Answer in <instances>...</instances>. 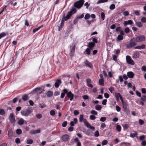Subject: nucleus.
Returning a JSON list of instances; mask_svg holds the SVG:
<instances>
[{
	"mask_svg": "<svg viewBox=\"0 0 146 146\" xmlns=\"http://www.w3.org/2000/svg\"><path fill=\"white\" fill-rule=\"evenodd\" d=\"M84 2V0H80L75 2L74 4V7H72L70 11L68 12L66 16L62 18L61 22L66 21L70 19V17L76 13L77 11L76 8L78 9L80 8L83 5Z\"/></svg>",
	"mask_w": 146,
	"mask_h": 146,
	"instance_id": "nucleus-1",
	"label": "nucleus"
},
{
	"mask_svg": "<svg viewBox=\"0 0 146 146\" xmlns=\"http://www.w3.org/2000/svg\"><path fill=\"white\" fill-rule=\"evenodd\" d=\"M33 110L31 107H29L25 110L21 111V114L23 116L27 117L33 112Z\"/></svg>",
	"mask_w": 146,
	"mask_h": 146,
	"instance_id": "nucleus-2",
	"label": "nucleus"
},
{
	"mask_svg": "<svg viewBox=\"0 0 146 146\" xmlns=\"http://www.w3.org/2000/svg\"><path fill=\"white\" fill-rule=\"evenodd\" d=\"M137 43L135 42L134 38L131 39L129 41V43L126 45V47L127 49H129L136 46Z\"/></svg>",
	"mask_w": 146,
	"mask_h": 146,
	"instance_id": "nucleus-3",
	"label": "nucleus"
},
{
	"mask_svg": "<svg viewBox=\"0 0 146 146\" xmlns=\"http://www.w3.org/2000/svg\"><path fill=\"white\" fill-rule=\"evenodd\" d=\"M145 39V37L144 36L141 35L137 37L135 40L137 42H140L144 41Z\"/></svg>",
	"mask_w": 146,
	"mask_h": 146,
	"instance_id": "nucleus-4",
	"label": "nucleus"
},
{
	"mask_svg": "<svg viewBox=\"0 0 146 146\" xmlns=\"http://www.w3.org/2000/svg\"><path fill=\"white\" fill-rule=\"evenodd\" d=\"M9 119L11 123L14 125L15 123V120L13 113H11L10 114Z\"/></svg>",
	"mask_w": 146,
	"mask_h": 146,
	"instance_id": "nucleus-5",
	"label": "nucleus"
},
{
	"mask_svg": "<svg viewBox=\"0 0 146 146\" xmlns=\"http://www.w3.org/2000/svg\"><path fill=\"white\" fill-rule=\"evenodd\" d=\"M126 60L127 63L129 64L134 65V62L133 60L131 59L130 56L127 55L126 56Z\"/></svg>",
	"mask_w": 146,
	"mask_h": 146,
	"instance_id": "nucleus-6",
	"label": "nucleus"
},
{
	"mask_svg": "<svg viewBox=\"0 0 146 146\" xmlns=\"http://www.w3.org/2000/svg\"><path fill=\"white\" fill-rule=\"evenodd\" d=\"M13 135V132L11 128L9 129L7 133V136L8 139H11Z\"/></svg>",
	"mask_w": 146,
	"mask_h": 146,
	"instance_id": "nucleus-7",
	"label": "nucleus"
},
{
	"mask_svg": "<svg viewBox=\"0 0 146 146\" xmlns=\"http://www.w3.org/2000/svg\"><path fill=\"white\" fill-rule=\"evenodd\" d=\"M70 136L67 134H65L62 136L61 139L64 142H66L69 140Z\"/></svg>",
	"mask_w": 146,
	"mask_h": 146,
	"instance_id": "nucleus-8",
	"label": "nucleus"
},
{
	"mask_svg": "<svg viewBox=\"0 0 146 146\" xmlns=\"http://www.w3.org/2000/svg\"><path fill=\"white\" fill-rule=\"evenodd\" d=\"M66 96L70 98V101H72L74 98V95L71 91L68 92L66 94Z\"/></svg>",
	"mask_w": 146,
	"mask_h": 146,
	"instance_id": "nucleus-9",
	"label": "nucleus"
},
{
	"mask_svg": "<svg viewBox=\"0 0 146 146\" xmlns=\"http://www.w3.org/2000/svg\"><path fill=\"white\" fill-rule=\"evenodd\" d=\"M133 23V21L132 20H129L127 21H124L123 24L125 27H126L128 25H131Z\"/></svg>",
	"mask_w": 146,
	"mask_h": 146,
	"instance_id": "nucleus-10",
	"label": "nucleus"
},
{
	"mask_svg": "<svg viewBox=\"0 0 146 146\" xmlns=\"http://www.w3.org/2000/svg\"><path fill=\"white\" fill-rule=\"evenodd\" d=\"M85 125L88 128H90V129L94 130L95 129L94 127L90 125V124L88 123L87 121H85V122L84 123Z\"/></svg>",
	"mask_w": 146,
	"mask_h": 146,
	"instance_id": "nucleus-11",
	"label": "nucleus"
},
{
	"mask_svg": "<svg viewBox=\"0 0 146 146\" xmlns=\"http://www.w3.org/2000/svg\"><path fill=\"white\" fill-rule=\"evenodd\" d=\"M61 81L60 79H57L56 80V82L54 84V86L56 88H58L60 85L61 84Z\"/></svg>",
	"mask_w": 146,
	"mask_h": 146,
	"instance_id": "nucleus-12",
	"label": "nucleus"
},
{
	"mask_svg": "<svg viewBox=\"0 0 146 146\" xmlns=\"http://www.w3.org/2000/svg\"><path fill=\"white\" fill-rule=\"evenodd\" d=\"M128 77L129 78H133L134 76V73L131 71L128 72L127 73Z\"/></svg>",
	"mask_w": 146,
	"mask_h": 146,
	"instance_id": "nucleus-13",
	"label": "nucleus"
},
{
	"mask_svg": "<svg viewBox=\"0 0 146 146\" xmlns=\"http://www.w3.org/2000/svg\"><path fill=\"white\" fill-rule=\"evenodd\" d=\"M145 45L144 44H142L141 46H136L134 48V49H144L145 48Z\"/></svg>",
	"mask_w": 146,
	"mask_h": 146,
	"instance_id": "nucleus-14",
	"label": "nucleus"
},
{
	"mask_svg": "<svg viewBox=\"0 0 146 146\" xmlns=\"http://www.w3.org/2000/svg\"><path fill=\"white\" fill-rule=\"evenodd\" d=\"M85 64L86 66L92 68V64L89 62L87 60H86L85 61Z\"/></svg>",
	"mask_w": 146,
	"mask_h": 146,
	"instance_id": "nucleus-15",
	"label": "nucleus"
},
{
	"mask_svg": "<svg viewBox=\"0 0 146 146\" xmlns=\"http://www.w3.org/2000/svg\"><path fill=\"white\" fill-rule=\"evenodd\" d=\"M75 48L76 46L74 45L71 49L70 51V55L71 56H72L73 55L74 53L75 52Z\"/></svg>",
	"mask_w": 146,
	"mask_h": 146,
	"instance_id": "nucleus-16",
	"label": "nucleus"
},
{
	"mask_svg": "<svg viewBox=\"0 0 146 146\" xmlns=\"http://www.w3.org/2000/svg\"><path fill=\"white\" fill-rule=\"evenodd\" d=\"M74 121H71L70 123V125L71 126H73L74 125V124H77L78 121L77 119L76 118H74L73 119Z\"/></svg>",
	"mask_w": 146,
	"mask_h": 146,
	"instance_id": "nucleus-17",
	"label": "nucleus"
},
{
	"mask_svg": "<svg viewBox=\"0 0 146 146\" xmlns=\"http://www.w3.org/2000/svg\"><path fill=\"white\" fill-rule=\"evenodd\" d=\"M139 53L137 52L136 51L133 54L132 57L133 59H136L138 58L139 57Z\"/></svg>",
	"mask_w": 146,
	"mask_h": 146,
	"instance_id": "nucleus-18",
	"label": "nucleus"
},
{
	"mask_svg": "<svg viewBox=\"0 0 146 146\" xmlns=\"http://www.w3.org/2000/svg\"><path fill=\"white\" fill-rule=\"evenodd\" d=\"M40 132V129L34 130L31 131L30 133L32 134H34L36 133H39Z\"/></svg>",
	"mask_w": 146,
	"mask_h": 146,
	"instance_id": "nucleus-19",
	"label": "nucleus"
},
{
	"mask_svg": "<svg viewBox=\"0 0 146 146\" xmlns=\"http://www.w3.org/2000/svg\"><path fill=\"white\" fill-rule=\"evenodd\" d=\"M79 121L80 122H82L83 121V122L84 123L85 122V120L86 121H87L86 119H84V116L83 115H80L79 118Z\"/></svg>",
	"mask_w": 146,
	"mask_h": 146,
	"instance_id": "nucleus-20",
	"label": "nucleus"
},
{
	"mask_svg": "<svg viewBox=\"0 0 146 146\" xmlns=\"http://www.w3.org/2000/svg\"><path fill=\"white\" fill-rule=\"evenodd\" d=\"M53 92L52 91L49 90L46 93V95L47 97H50L52 96Z\"/></svg>",
	"mask_w": 146,
	"mask_h": 146,
	"instance_id": "nucleus-21",
	"label": "nucleus"
},
{
	"mask_svg": "<svg viewBox=\"0 0 146 146\" xmlns=\"http://www.w3.org/2000/svg\"><path fill=\"white\" fill-rule=\"evenodd\" d=\"M134 133H130V136L132 138H134L138 135L137 132L135 131H134Z\"/></svg>",
	"mask_w": 146,
	"mask_h": 146,
	"instance_id": "nucleus-22",
	"label": "nucleus"
},
{
	"mask_svg": "<svg viewBox=\"0 0 146 146\" xmlns=\"http://www.w3.org/2000/svg\"><path fill=\"white\" fill-rule=\"evenodd\" d=\"M121 96L120 94L119 93H115V96L116 98L117 101L118 102L119 99V98Z\"/></svg>",
	"mask_w": 146,
	"mask_h": 146,
	"instance_id": "nucleus-23",
	"label": "nucleus"
},
{
	"mask_svg": "<svg viewBox=\"0 0 146 146\" xmlns=\"http://www.w3.org/2000/svg\"><path fill=\"white\" fill-rule=\"evenodd\" d=\"M24 121L23 119L22 118H21L18 121L17 123L19 125H21L24 124Z\"/></svg>",
	"mask_w": 146,
	"mask_h": 146,
	"instance_id": "nucleus-24",
	"label": "nucleus"
},
{
	"mask_svg": "<svg viewBox=\"0 0 146 146\" xmlns=\"http://www.w3.org/2000/svg\"><path fill=\"white\" fill-rule=\"evenodd\" d=\"M33 91L35 93L38 92L40 93L41 92V89L39 88H35L33 90Z\"/></svg>",
	"mask_w": 146,
	"mask_h": 146,
	"instance_id": "nucleus-25",
	"label": "nucleus"
},
{
	"mask_svg": "<svg viewBox=\"0 0 146 146\" xmlns=\"http://www.w3.org/2000/svg\"><path fill=\"white\" fill-rule=\"evenodd\" d=\"M43 26V25H42L41 26L39 27L38 28H35L33 30V33H35L36 32L38 31L39 29H40L41 28H42Z\"/></svg>",
	"mask_w": 146,
	"mask_h": 146,
	"instance_id": "nucleus-26",
	"label": "nucleus"
},
{
	"mask_svg": "<svg viewBox=\"0 0 146 146\" xmlns=\"http://www.w3.org/2000/svg\"><path fill=\"white\" fill-rule=\"evenodd\" d=\"M5 32H2L0 34V39L2 38L5 36L7 34Z\"/></svg>",
	"mask_w": 146,
	"mask_h": 146,
	"instance_id": "nucleus-27",
	"label": "nucleus"
},
{
	"mask_svg": "<svg viewBox=\"0 0 146 146\" xmlns=\"http://www.w3.org/2000/svg\"><path fill=\"white\" fill-rule=\"evenodd\" d=\"M104 79H100L99 81V83L100 85L101 86H104Z\"/></svg>",
	"mask_w": 146,
	"mask_h": 146,
	"instance_id": "nucleus-28",
	"label": "nucleus"
},
{
	"mask_svg": "<svg viewBox=\"0 0 146 146\" xmlns=\"http://www.w3.org/2000/svg\"><path fill=\"white\" fill-rule=\"evenodd\" d=\"M123 107V109H124L127 108V107L128 106V105L126 102H123L122 103Z\"/></svg>",
	"mask_w": 146,
	"mask_h": 146,
	"instance_id": "nucleus-29",
	"label": "nucleus"
},
{
	"mask_svg": "<svg viewBox=\"0 0 146 146\" xmlns=\"http://www.w3.org/2000/svg\"><path fill=\"white\" fill-rule=\"evenodd\" d=\"M123 111L127 115L130 114V111L127 108L123 109Z\"/></svg>",
	"mask_w": 146,
	"mask_h": 146,
	"instance_id": "nucleus-30",
	"label": "nucleus"
},
{
	"mask_svg": "<svg viewBox=\"0 0 146 146\" xmlns=\"http://www.w3.org/2000/svg\"><path fill=\"white\" fill-rule=\"evenodd\" d=\"M102 108L101 106L99 105H97L95 106L96 110L98 111L100 110Z\"/></svg>",
	"mask_w": 146,
	"mask_h": 146,
	"instance_id": "nucleus-31",
	"label": "nucleus"
},
{
	"mask_svg": "<svg viewBox=\"0 0 146 146\" xmlns=\"http://www.w3.org/2000/svg\"><path fill=\"white\" fill-rule=\"evenodd\" d=\"M22 99L24 101L27 100L28 99V97L27 95H23L22 96Z\"/></svg>",
	"mask_w": 146,
	"mask_h": 146,
	"instance_id": "nucleus-32",
	"label": "nucleus"
},
{
	"mask_svg": "<svg viewBox=\"0 0 146 146\" xmlns=\"http://www.w3.org/2000/svg\"><path fill=\"white\" fill-rule=\"evenodd\" d=\"M95 45V44H94V43L92 42H90L88 43V47H90V46L91 47H94Z\"/></svg>",
	"mask_w": 146,
	"mask_h": 146,
	"instance_id": "nucleus-33",
	"label": "nucleus"
},
{
	"mask_svg": "<svg viewBox=\"0 0 146 146\" xmlns=\"http://www.w3.org/2000/svg\"><path fill=\"white\" fill-rule=\"evenodd\" d=\"M123 39V36L121 35H119L117 37V39L118 41H120Z\"/></svg>",
	"mask_w": 146,
	"mask_h": 146,
	"instance_id": "nucleus-34",
	"label": "nucleus"
},
{
	"mask_svg": "<svg viewBox=\"0 0 146 146\" xmlns=\"http://www.w3.org/2000/svg\"><path fill=\"white\" fill-rule=\"evenodd\" d=\"M116 129L119 132L121 131V127L119 125H117L116 126Z\"/></svg>",
	"mask_w": 146,
	"mask_h": 146,
	"instance_id": "nucleus-35",
	"label": "nucleus"
},
{
	"mask_svg": "<svg viewBox=\"0 0 146 146\" xmlns=\"http://www.w3.org/2000/svg\"><path fill=\"white\" fill-rule=\"evenodd\" d=\"M85 52H86L87 54L88 55H89L90 54V51L89 48H87L86 49Z\"/></svg>",
	"mask_w": 146,
	"mask_h": 146,
	"instance_id": "nucleus-36",
	"label": "nucleus"
},
{
	"mask_svg": "<svg viewBox=\"0 0 146 146\" xmlns=\"http://www.w3.org/2000/svg\"><path fill=\"white\" fill-rule=\"evenodd\" d=\"M136 25L139 27H141L143 26L142 24L140 22H137L135 23Z\"/></svg>",
	"mask_w": 146,
	"mask_h": 146,
	"instance_id": "nucleus-37",
	"label": "nucleus"
},
{
	"mask_svg": "<svg viewBox=\"0 0 146 146\" xmlns=\"http://www.w3.org/2000/svg\"><path fill=\"white\" fill-rule=\"evenodd\" d=\"M101 16L102 20L103 21L104 20L105 17V14L103 12H102L101 13Z\"/></svg>",
	"mask_w": 146,
	"mask_h": 146,
	"instance_id": "nucleus-38",
	"label": "nucleus"
},
{
	"mask_svg": "<svg viewBox=\"0 0 146 146\" xmlns=\"http://www.w3.org/2000/svg\"><path fill=\"white\" fill-rule=\"evenodd\" d=\"M33 142V140L31 139H29L27 140V143L28 144H31Z\"/></svg>",
	"mask_w": 146,
	"mask_h": 146,
	"instance_id": "nucleus-39",
	"label": "nucleus"
},
{
	"mask_svg": "<svg viewBox=\"0 0 146 146\" xmlns=\"http://www.w3.org/2000/svg\"><path fill=\"white\" fill-rule=\"evenodd\" d=\"M22 132V130L20 129H17L16 130V133L18 135L21 134Z\"/></svg>",
	"mask_w": 146,
	"mask_h": 146,
	"instance_id": "nucleus-40",
	"label": "nucleus"
},
{
	"mask_svg": "<svg viewBox=\"0 0 146 146\" xmlns=\"http://www.w3.org/2000/svg\"><path fill=\"white\" fill-rule=\"evenodd\" d=\"M141 99L143 102L146 101V96L143 95L142 97L141 98Z\"/></svg>",
	"mask_w": 146,
	"mask_h": 146,
	"instance_id": "nucleus-41",
	"label": "nucleus"
},
{
	"mask_svg": "<svg viewBox=\"0 0 146 146\" xmlns=\"http://www.w3.org/2000/svg\"><path fill=\"white\" fill-rule=\"evenodd\" d=\"M108 141L106 140H104L102 142V146L106 145L108 143Z\"/></svg>",
	"mask_w": 146,
	"mask_h": 146,
	"instance_id": "nucleus-42",
	"label": "nucleus"
},
{
	"mask_svg": "<svg viewBox=\"0 0 146 146\" xmlns=\"http://www.w3.org/2000/svg\"><path fill=\"white\" fill-rule=\"evenodd\" d=\"M50 113L51 115L53 116L55 115V112L54 110H52L50 111Z\"/></svg>",
	"mask_w": 146,
	"mask_h": 146,
	"instance_id": "nucleus-43",
	"label": "nucleus"
},
{
	"mask_svg": "<svg viewBox=\"0 0 146 146\" xmlns=\"http://www.w3.org/2000/svg\"><path fill=\"white\" fill-rule=\"evenodd\" d=\"M90 17V15L89 13H87L85 16L84 19L85 20L88 19Z\"/></svg>",
	"mask_w": 146,
	"mask_h": 146,
	"instance_id": "nucleus-44",
	"label": "nucleus"
},
{
	"mask_svg": "<svg viewBox=\"0 0 146 146\" xmlns=\"http://www.w3.org/2000/svg\"><path fill=\"white\" fill-rule=\"evenodd\" d=\"M114 51L115 54L117 55V56H118V55L120 53V50L119 49L115 50Z\"/></svg>",
	"mask_w": 146,
	"mask_h": 146,
	"instance_id": "nucleus-45",
	"label": "nucleus"
},
{
	"mask_svg": "<svg viewBox=\"0 0 146 146\" xmlns=\"http://www.w3.org/2000/svg\"><path fill=\"white\" fill-rule=\"evenodd\" d=\"M129 15V13L127 11H125L123 12V15L124 16H127Z\"/></svg>",
	"mask_w": 146,
	"mask_h": 146,
	"instance_id": "nucleus-46",
	"label": "nucleus"
},
{
	"mask_svg": "<svg viewBox=\"0 0 146 146\" xmlns=\"http://www.w3.org/2000/svg\"><path fill=\"white\" fill-rule=\"evenodd\" d=\"M115 8V6L114 4H112L110 5V9L111 10H113Z\"/></svg>",
	"mask_w": 146,
	"mask_h": 146,
	"instance_id": "nucleus-47",
	"label": "nucleus"
},
{
	"mask_svg": "<svg viewBox=\"0 0 146 146\" xmlns=\"http://www.w3.org/2000/svg\"><path fill=\"white\" fill-rule=\"evenodd\" d=\"M82 98L85 100H89V97L87 95H84L82 96Z\"/></svg>",
	"mask_w": 146,
	"mask_h": 146,
	"instance_id": "nucleus-48",
	"label": "nucleus"
},
{
	"mask_svg": "<svg viewBox=\"0 0 146 146\" xmlns=\"http://www.w3.org/2000/svg\"><path fill=\"white\" fill-rule=\"evenodd\" d=\"M91 38L92 39V42L94 43V44L98 42V40L96 38H93V37H92Z\"/></svg>",
	"mask_w": 146,
	"mask_h": 146,
	"instance_id": "nucleus-49",
	"label": "nucleus"
},
{
	"mask_svg": "<svg viewBox=\"0 0 146 146\" xmlns=\"http://www.w3.org/2000/svg\"><path fill=\"white\" fill-rule=\"evenodd\" d=\"M108 90L111 93H112L114 90V88L113 87L111 86L108 88Z\"/></svg>",
	"mask_w": 146,
	"mask_h": 146,
	"instance_id": "nucleus-50",
	"label": "nucleus"
},
{
	"mask_svg": "<svg viewBox=\"0 0 146 146\" xmlns=\"http://www.w3.org/2000/svg\"><path fill=\"white\" fill-rule=\"evenodd\" d=\"M91 114L95 115H97L98 114V112L94 110H92L91 111Z\"/></svg>",
	"mask_w": 146,
	"mask_h": 146,
	"instance_id": "nucleus-51",
	"label": "nucleus"
},
{
	"mask_svg": "<svg viewBox=\"0 0 146 146\" xmlns=\"http://www.w3.org/2000/svg\"><path fill=\"white\" fill-rule=\"evenodd\" d=\"M141 22L143 23L146 22V18L144 17H142L141 19Z\"/></svg>",
	"mask_w": 146,
	"mask_h": 146,
	"instance_id": "nucleus-52",
	"label": "nucleus"
},
{
	"mask_svg": "<svg viewBox=\"0 0 146 146\" xmlns=\"http://www.w3.org/2000/svg\"><path fill=\"white\" fill-rule=\"evenodd\" d=\"M106 119V118L105 117H103L100 118V121L102 122L105 121Z\"/></svg>",
	"mask_w": 146,
	"mask_h": 146,
	"instance_id": "nucleus-53",
	"label": "nucleus"
},
{
	"mask_svg": "<svg viewBox=\"0 0 146 146\" xmlns=\"http://www.w3.org/2000/svg\"><path fill=\"white\" fill-rule=\"evenodd\" d=\"M96 118L95 116L93 115H91L90 116V119L92 120H94Z\"/></svg>",
	"mask_w": 146,
	"mask_h": 146,
	"instance_id": "nucleus-54",
	"label": "nucleus"
},
{
	"mask_svg": "<svg viewBox=\"0 0 146 146\" xmlns=\"http://www.w3.org/2000/svg\"><path fill=\"white\" fill-rule=\"evenodd\" d=\"M5 113V111L2 109H0V115H3Z\"/></svg>",
	"mask_w": 146,
	"mask_h": 146,
	"instance_id": "nucleus-55",
	"label": "nucleus"
},
{
	"mask_svg": "<svg viewBox=\"0 0 146 146\" xmlns=\"http://www.w3.org/2000/svg\"><path fill=\"white\" fill-rule=\"evenodd\" d=\"M139 123L141 125H142L144 123V121L142 119H139Z\"/></svg>",
	"mask_w": 146,
	"mask_h": 146,
	"instance_id": "nucleus-56",
	"label": "nucleus"
},
{
	"mask_svg": "<svg viewBox=\"0 0 146 146\" xmlns=\"http://www.w3.org/2000/svg\"><path fill=\"white\" fill-rule=\"evenodd\" d=\"M99 135V131L98 130H96L94 134V135L96 137H98Z\"/></svg>",
	"mask_w": 146,
	"mask_h": 146,
	"instance_id": "nucleus-57",
	"label": "nucleus"
},
{
	"mask_svg": "<svg viewBox=\"0 0 146 146\" xmlns=\"http://www.w3.org/2000/svg\"><path fill=\"white\" fill-rule=\"evenodd\" d=\"M134 14L137 16H139L140 15V13L139 11L138 10H135L134 12Z\"/></svg>",
	"mask_w": 146,
	"mask_h": 146,
	"instance_id": "nucleus-58",
	"label": "nucleus"
},
{
	"mask_svg": "<svg viewBox=\"0 0 146 146\" xmlns=\"http://www.w3.org/2000/svg\"><path fill=\"white\" fill-rule=\"evenodd\" d=\"M130 31V30L128 27H126L124 30V32L126 33H128Z\"/></svg>",
	"mask_w": 146,
	"mask_h": 146,
	"instance_id": "nucleus-59",
	"label": "nucleus"
},
{
	"mask_svg": "<svg viewBox=\"0 0 146 146\" xmlns=\"http://www.w3.org/2000/svg\"><path fill=\"white\" fill-rule=\"evenodd\" d=\"M15 142L17 144H19L20 143V141L19 138H17L15 140Z\"/></svg>",
	"mask_w": 146,
	"mask_h": 146,
	"instance_id": "nucleus-60",
	"label": "nucleus"
},
{
	"mask_svg": "<svg viewBox=\"0 0 146 146\" xmlns=\"http://www.w3.org/2000/svg\"><path fill=\"white\" fill-rule=\"evenodd\" d=\"M36 117L38 119H40L42 117V115L40 114H37L36 115Z\"/></svg>",
	"mask_w": 146,
	"mask_h": 146,
	"instance_id": "nucleus-61",
	"label": "nucleus"
},
{
	"mask_svg": "<svg viewBox=\"0 0 146 146\" xmlns=\"http://www.w3.org/2000/svg\"><path fill=\"white\" fill-rule=\"evenodd\" d=\"M39 106L42 108H44L45 107L46 105L42 103L39 104Z\"/></svg>",
	"mask_w": 146,
	"mask_h": 146,
	"instance_id": "nucleus-62",
	"label": "nucleus"
},
{
	"mask_svg": "<svg viewBox=\"0 0 146 146\" xmlns=\"http://www.w3.org/2000/svg\"><path fill=\"white\" fill-rule=\"evenodd\" d=\"M84 16V14H82L80 15H78L77 17L78 18V19H80L83 18Z\"/></svg>",
	"mask_w": 146,
	"mask_h": 146,
	"instance_id": "nucleus-63",
	"label": "nucleus"
},
{
	"mask_svg": "<svg viewBox=\"0 0 146 146\" xmlns=\"http://www.w3.org/2000/svg\"><path fill=\"white\" fill-rule=\"evenodd\" d=\"M67 125V122L66 121H64L62 123V125L64 127H66Z\"/></svg>",
	"mask_w": 146,
	"mask_h": 146,
	"instance_id": "nucleus-64",
	"label": "nucleus"
}]
</instances>
